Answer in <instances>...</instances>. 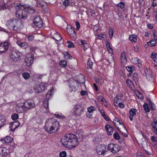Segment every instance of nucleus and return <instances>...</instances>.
<instances>
[{"instance_id":"1","label":"nucleus","mask_w":157,"mask_h":157,"mask_svg":"<svg viewBox=\"0 0 157 157\" xmlns=\"http://www.w3.org/2000/svg\"><path fill=\"white\" fill-rule=\"evenodd\" d=\"M62 144L65 147L72 148L78 144V138L76 135L69 133L62 137L61 139Z\"/></svg>"},{"instance_id":"2","label":"nucleus","mask_w":157,"mask_h":157,"mask_svg":"<svg viewBox=\"0 0 157 157\" xmlns=\"http://www.w3.org/2000/svg\"><path fill=\"white\" fill-rule=\"evenodd\" d=\"M60 128L59 121L55 119L50 118L46 120L44 128L48 133L51 134L58 132Z\"/></svg>"},{"instance_id":"3","label":"nucleus","mask_w":157,"mask_h":157,"mask_svg":"<svg viewBox=\"0 0 157 157\" xmlns=\"http://www.w3.org/2000/svg\"><path fill=\"white\" fill-rule=\"evenodd\" d=\"M6 25L9 29L16 31H20L23 27V25L20 20L15 19L8 21Z\"/></svg>"},{"instance_id":"4","label":"nucleus","mask_w":157,"mask_h":157,"mask_svg":"<svg viewBox=\"0 0 157 157\" xmlns=\"http://www.w3.org/2000/svg\"><path fill=\"white\" fill-rule=\"evenodd\" d=\"M54 92V89L52 88L49 90L45 97L43 104V106L44 107V112L45 113H48L49 112L48 109V100L51 98Z\"/></svg>"},{"instance_id":"5","label":"nucleus","mask_w":157,"mask_h":157,"mask_svg":"<svg viewBox=\"0 0 157 157\" xmlns=\"http://www.w3.org/2000/svg\"><path fill=\"white\" fill-rule=\"evenodd\" d=\"M47 86V83L44 82L39 83L36 84L33 86L34 91L36 93H41L43 92Z\"/></svg>"},{"instance_id":"6","label":"nucleus","mask_w":157,"mask_h":157,"mask_svg":"<svg viewBox=\"0 0 157 157\" xmlns=\"http://www.w3.org/2000/svg\"><path fill=\"white\" fill-rule=\"evenodd\" d=\"M107 149L113 154H116L121 149V147L117 144H110L107 145Z\"/></svg>"},{"instance_id":"7","label":"nucleus","mask_w":157,"mask_h":157,"mask_svg":"<svg viewBox=\"0 0 157 157\" xmlns=\"http://www.w3.org/2000/svg\"><path fill=\"white\" fill-rule=\"evenodd\" d=\"M73 113L76 116H79L82 114L84 112L83 108L80 104H75L73 108Z\"/></svg>"},{"instance_id":"8","label":"nucleus","mask_w":157,"mask_h":157,"mask_svg":"<svg viewBox=\"0 0 157 157\" xmlns=\"http://www.w3.org/2000/svg\"><path fill=\"white\" fill-rule=\"evenodd\" d=\"M95 151L98 155H104L107 151V145L104 144L98 145L96 147Z\"/></svg>"},{"instance_id":"9","label":"nucleus","mask_w":157,"mask_h":157,"mask_svg":"<svg viewBox=\"0 0 157 157\" xmlns=\"http://www.w3.org/2000/svg\"><path fill=\"white\" fill-rule=\"evenodd\" d=\"M15 109L16 112L19 113H23L26 111V109L24 102L17 104L16 106Z\"/></svg>"},{"instance_id":"10","label":"nucleus","mask_w":157,"mask_h":157,"mask_svg":"<svg viewBox=\"0 0 157 157\" xmlns=\"http://www.w3.org/2000/svg\"><path fill=\"white\" fill-rule=\"evenodd\" d=\"M113 122L115 126L118 130H119V125L122 127L123 129L125 131L126 130V128L125 125L123 123L122 121H121L119 118H115L113 120Z\"/></svg>"},{"instance_id":"11","label":"nucleus","mask_w":157,"mask_h":157,"mask_svg":"<svg viewBox=\"0 0 157 157\" xmlns=\"http://www.w3.org/2000/svg\"><path fill=\"white\" fill-rule=\"evenodd\" d=\"M28 10H16V16L17 17L21 19H23L29 14Z\"/></svg>"},{"instance_id":"12","label":"nucleus","mask_w":157,"mask_h":157,"mask_svg":"<svg viewBox=\"0 0 157 157\" xmlns=\"http://www.w3.org/2000/svg\"><path fill=\"white\" fill-rule=\"evenodd\" d=\"M69 86L70 88V90L71 91H76L78 88V83L75 81L70 80L69 82Z\"/></svg>"},{"instance_id":"13","label":"nucleus","mask_w":157,"mask_h":157,"mask_svg":"<svg viewBox=\"0 0 157 157\" xmlns=\"http://www.w3.org/2000/svg\"><path fill=\"white\" fill-rule=\"evenodd\" d=\"M34 57L31 54H28L26 56L25 59V62L26 66H29L33 63Z\"/></svg>"},{"instance_id":"14","label":"nucleus","mask_w":157,"mask_h":157,"mask_svg":"<svg viewBox=\"0 0 157 157\" xmlns=\"http://www.w3.org/2000/svg\"><path fill=\"white\" fill-rule=\"evenodd\" d=\"M21 53L17 50H15L10 54V58L13 60H17L20 58Z\"/></svg>"},{"instance_id":"15","label":"nucleus","mask_w":157,"mask_h":157,"mask_svg":"<svg viewBox=\"0 0 157 157\" xmlns=\"http://www.w3.org/2000/svg\"><path fill=\"white\" fill-rule=\"evenodd\" d=\"M26 110L32 109L35 106L34 101L32 100L29 99L24 102Z\"/></svg>"},{"instance_id":"16","label":"nucleus","mask_w":157,"mask_h":157,"mask_svg":"<svg viewBox=\"0 0 157 157\" xmlns=\"http://www.w3.org/2000/svg\"><path fill=\"white\" fill-rule=\"evenodd\" d=\"M9 44L6 41L0 43V53L4 52L8 50Z\"/></svg>"},{"instance_id":"17","label":"nucleus","mask_w":157,"mask_h":157,"mask_svg":"<svg viewBox=\"0 0 157 157\" xmlns=\"http://www.w3.org/2000/svg\"><path fill=\"white\" fill-rule=\"evenodd\" d=\"M34 25L38 28H41L42 26L43 22L40 17L37 16L35 17L33 20Z\"/></svg>"},{"instance_id":"18","label":"nucleus","mask_w":157,"mask_h":157,"mask_svg":"<svg viewBox=\"0 0 157 157\" xmlns=\"http://www.w3.org/2000/svg\"><path fill=\"white\" fill-rule=\"evenodd\" d=\"M67 31L72 40H75L76 39V35L74 29L72 28L67 29Z\"/></svg>"},{"instance_id":"19","label":"nucleus","mask_w":157,"mask_h":157,"mask_svg":"<svg viewBox=\"0 0 157 157\" xmlns=\"http://www.w3.org/2000/svg\"><path fill=\"white\" fill-rule=\"evenodd\" d=\"M137 113L136 109L134 108H132L129 112V118L131 121H132L136 116Z\"/></svg>"},{"instance_id":"20","label":"nucleus","mask_w":157,"mask_h":157,"mask_svg":"<svg viewBox=\"0 0 157 157\" xmlns=\"http://www.w3.org/2000/svg\"><path fill=\"white\" fill-rule=\"evenodd\" d=\"M121 62L122 66H124L127 63V60L126 58V53L124 52H123L121 54Z\"/></svg>"},{"instance_id":"21","label":"nucleus","mask_w":157,"mask_h":157,"mask_svg":"<svg viewBox=\"0 0 157 157\" xmlns=\"http://www.w3.org/2000/svg\"><path fill=\"white\" fill-rule=\"evenodd\" d=\"M20 124V122L17 121L12 122L10 123V130L12 131H14L16 128L18 127Z\"/></svg>"},{"instance_id":"22","label":"nucleus","mask_w":157,"mask_h":157,"mask_svg":"<svg viewBox=\"0 0 157 157\" xmlns=\"http://www.w3.org/2000/svg\"><path fill=\"white\" fill-rule=\"evenodd\" d=\"M12 140V138L10 136H6L4 138H2L0 140V141L3 144L9 143L11 142Z\"/></svg>"},{"instance_id":"23","label":"nucleus","mask_w":157,"mask_h":157,"mask_svg":"<svg viewBox=\"0 0 157 157\" xmlns=\"http://www.w3.org/2000/svg\"><path fill=\"white\" fill-rule=\"evenodd\" d=\"M17 44L21 48L26 49L28 47V44L26 42H21L19 41H17L16 42Z\"/></svg>"},{"instance_id":"24","label":"nucleus","mask_w":157,"mask_h":157,"mask_svg":"<svg viewBox=\"0 0 157 157\" xmlns=\"http://www.w3.org/2000/svg\"><path fill=\"white\" fill-rule=\"evenodd\" d=\"M6 148L3 147H0V157H4L7 154Z\"/></svg>"},{"instance_id":"25","label":"nucleus","mask_w":157,"mask_h":157,"mask_svg":"<svg viewBox=\"0 0 157 157\" xmlns=\"http://www.w3.org/2000/svg\"><path fill=\"white\" fill-rule=\"evenodd\" d=\"M105 129L108 135H111L113 133V128L108 124H106L105 127Z\"/></svg>"},{"instance_id":"26","label":"nucleus","mask_w":157,"mask_h":157,"mask_svg":"<svg viewBox=\"0 0 157 157\" xmlns=\"http://www.w3.org/2000/svg\"><path fill=\"white\" fill-rule=\"evenodd\" d=\"M6 121V119L5 116L0 115V128L3 126Z\"/></svg>"},{"instance_id":"27","label":"nucleus","mask_w":157,"mask_h":157,"mask_svg":"<svg viewBox=\"0 0 157 157\" xmlns=\"http://www.w3.org/2000/svg\"><path fill=\"white\" fill-rule=\"evenodd\" d=\"M98 99L100 101L101 103L106 107L107 105L105 104L106 103V101L104 98L101 95H99L98 97Z\"/></svg>"},{"instance_id":"28","label":"nucleus","mask_w":157,"mask_h":157,"mask_svg":"<svg viewBox=\"0 0 157 157\" xmlns=\"http://www.w3.org/2000/svg\"><path fill=\"white\" fill-rule=\"evenodd\" d=\"M131 62L134 64H140L142 61L137 58H133L131 59Z\"/></svg>"},{"instance_id":"29","label":"nucleus","mask_w":157,"mask_h":157,"mask_svg":"<svg viewBox=\"0 0 157 157\" xmlns=\"http://www.w3.org/2000/svg\"><path fill=\"white\" fill-rule=\"evenodd\" d=\"M53 38L56 41L61 40L62 38L59 33H56L53 36Z\"/></svg>"},{"instance_id":"30","label":"nucleus","mask_w":157,"mask_h":157,"mask_svg":"<svg viewBox=\"0 0 157 157\" xmlns=\"http://www.w3.org/2000/svg\"><path fill=\"white\" fill-rule=\"evenodd\" d=\"M126 83L127 86L130 88L132 89L134 88V84L133 82L129 79H127L126 81Z\"/></svg>"},{"instance_id":"31","label":"nucleus","mask_w":157,"mask_h":157,"mask_svg":"<svg viewBox=\"0 0 157 157\" xmlns=\"http://www.w3.org/2000/svg\"><path fill=\"white\" fill-rule=\"evenodd\" d=\"M157 42V40L152 39L150 42H147L148 46L151 47L155 46Z\"/></svg>"},{"instance_id":"32","label":"nucleus","mask_w":157,"mask_h":157,"mask_svg":"<svg viewBox=\"0 0 157 157\" xmlns=\"http://www.w3.org/2000/svg\"><path fill=\"white\" fill-rule=\"evenodd\" d=\"M129 39L132 42L135 43L137 40V36L135 35H132L129 36Z\"/></svg>"},{"instance_id":"33","label":"nucleus","mask_w":157,"mask_h":157,"mask_svg":"<svg viewBox=\"0 0 157 157\" xmlns=\"http://www.w3.org/2000/svg\"><path fill=\"white\" fill-rule=\"evenodd\" d=\"M114 30L113 28L110 26L109 28V34L110 38L112 39L113 37Z\"/></svg>"},{"instance_id":"34","label":"nucleus","mask_w":157,"mask_h":157,"mask_svg":"<svg viewBox=\"0 0 157 157\" xmlns=\"http://www.w3.org/2000/svg\"><path fill=\"white\" fill-rule=\"evenodd\" d=\"M55 115L57 118L59 119L64 120L66 118L65 117L60 113H55Z\"/></svg>"},{"instance_id":"35","label":"nucleus","mask_w":157,"mask_h":157,"mask_svg":"<svg viewBox=\"0 0 157 157\" xmlns=\"http://www.w3.org/2000/svg\"><path fill=\"white\" fill-rule=\"evenodd\" d=\"M121 99L119 98L117 96H116L114 99V105L116 106L121 101Z\"/></svg>"},{"instance_id":"36","label":"nucleus","mask_w":157,"mask_h":157,"mask_svg":"<svg viewBox=\"0 0 157 157\" xmlns=\"http://www.w3.org/2000/svg\"><path fill=\"white\" fill-rule=\"evenodd\" d=\"M96 109L95 107L94 106H91L87 108V111L89 113L93 114V112L95 111Z\"/></svg>"},{"instance_id":"37","label":"nucleus","mask_w":157,"mask_h":157,"mask_svg":"<svg viewBox=\"0 0 157 157\" xmlns=\"http://www.w3.org/2000/svg\"><path fill=\"white\" fill-rule=\"evenodd\" d=\"M22 77L25 80H27L29 79L30 77L29 73L27 72H24L22 74Z\"/></svg>"},{"instance_id":"38","label":"nucleus","mask_w":157,"mask_h":157,"mask_svg":"<svg viewBox=\"0 0 157 157\" xmlns=\"http://www.w3.org/2000/svg\"><path fill=\"white\" fill-rule=\"evenodd\" d=\"M151 57L152 59L155 62H157V54L153 52L151 53Z\"/></svg>"},{"instance_id":"39","label":"nucleus","mask_w":157,"mask_h":157,"mask_svg":"<svg viewBox=\"0 0 157 157\" xmlns=\"http://www.w3.org/2000/svg\"><path fill=\"white\" fill-rule=\"evenodd\" d=\"M126 69L128 71L132 73L134 71L135 68L133 66L131 65L126 67Z\"/></svg>"},{"instance_id":"40","label":"nucleus","mask_w":157,"mask_h":157,"mask_svg":"<svg viewBox=\"0 0 157 157\" xmlns=\"http://www.w3.org/2000/svg\"><path fill=\"white\" fill-rule=\"evenodd\" d=\"M93 62L91 61L90 59H89L87 61V68H91L93 67Z\"/></svg>"},{"instance_id":"41","label":"nucleus","mask_w":157,"mask_h":157,"mask_svg":"<svg viewBox=\"0 0 157 157\" xmlns=\"http://www.w3.org/2000/svg\"><path fill=\"white\" fill-rule=\"evenodd\" d=\"M67 65V63L65 60H61L59 62V65L61 67H65Z\"/></svg>"},{"instance_id":"42","label":"nucleus","mask_w":157,"mask_h":157,"mask_svg":"<svg viewBox=\"0 0 157 157\" xmlns=\"http://www.w3.org/2000/svg\"><path fill=\"white\" fill-rule=\"evenodd\" d=\"M63 55L64 57L65 58L69 59H72V57L71 56L69 53L67 52H64L63 53Z\"/></svg>"},{"instance_id":"43","label":"nucleus","mask_w":157,"mask_h":157,"mask_svg":"<svg viewBox=\"0 0 157 157\" xmlns=\"http://www.w3.org/2000/svg\"><path fill=\"white\" fill-rule=\"evenodd\" d=\"M144 109L146 112H149L150 111V109L148 107V105L146 103H145L143 105Z\"/></svg>"},{"instance_id":"44","label":"nucleus","mask_w":157,"mask_h":157,"mask_svg":"<svg viewBox=\"0 0 157 157\" xmlns=\"http://www.w3.org/2000/svg\"><path fill=\"white\" fill-rule=\"evenodd\" d=\"M67 44H68V47L69 48L74 47V43L71 41H68L67 42Z\"/></svg>"},{"instance_id":"45","label":"nucleus","mask_w":157,"mask_h":157,"mask_svg":"<svg viewBox=\"0 0 157 157\" xmlns=\"http://www.w3.org/2000/svg\"><path fill=\"white\" fill-rule=\"evenodd\" d=\"M141 144L144 149V150H145V149H146L147 147V142L146 141H143L141 143Z\"/></svg>"},{"instance_id":"46","label":"nucleus","mask_w":157,"mask_h":157,"mask_svg":"<svg viewBox=\"0 0 157 157\" xmlns=\"http://www.w3.org/2000/svg\"><path fill=\"white\" fill-rule=\"evenodd\" d=\"M67 153L65 151H63L60 152L59 154V157H66Z\"/></svg>"},{"instance_id":"47","label":"nucleus","mask_w":157,"mask_h":157,"mask_svg":"<svg viewBox=\"0 0 157 157\" xmlns=\"http://www.w3.org/2000/svg\"><path fill=\"white\" fill-rule=\"evenodd\" d=\"M86 41L85 40L79 39L78 40L77 44L79 45H83L86 42Z\"/></svg>"},{"instance_id":"48","label":"nucleus","mask_w":157,"mask_h":157,"mask_svg":"<svg viewBox=\"0 0 157 157\" xmlns=\"http://www.w3.org/2000/svg\"><path fill=\"white\" fill-rule=\"evenodd\" d=\"M119 9H122L123 8L124 6V3L122 2H121L119 3L117 5Z\"/></svg>"},{"instance_id":"49","label":"nucleus","mask_w":157,"mask_h":157,"mask_svg":"<svg viewBox=\"0 0 157 157\" xmlns=\"http://www.w3.org/2000/svg\"><path fill=\"white\" fill-rule=\"evenodd\" d=\"M18 115L17 113H15L12 115L11 116V118L13 120H16L18 118Z\"/></svg>"},{"instance_id":"50","label":"nucleus","mask_w":157,"mask_h":157,"mask_svg":"<svg viewBox=\"0 0 157 157\" xmlns=\"http://www.w3.org/2000/svg\"><path fill=\"white\" fill-rule=\"evenodd\" d=\"M83 50L85 51L86 49L89 47V44L87 43V41H86V42L84 43V44H83Z\"/></svg>"},{"instance_id":"51","label":"nucleus","mask_w":157,"mask_h":157,"mask_svg":"<svg viewBox=\"0 0 157 157\" xmlns=\"http://www.w3.org/2000/svg\"><path fill=\"white\" fill-rule=\"evenodd\" d=\"M145 74L146 77L147 79L149 81L151 80L152 79V77L151 74H148L147 75V74L145 72Z\"/></svg>"},{"instance_id":"52","label":"nucleus","mask_w":157,"mask_h":157,"mask_svg":"<svg viewBox=\"0 0 157 157\" xmlns=\"http://www.w3.org/2000/svg\"><path fill=\"white\" fill-rule=\"evenodd\" d=\"M133 79L135 81H137L138 79V76L136 73H134L133 75Z\"/></svg>"},{"instance_id":"53","label":"nucleus","mask_w":157,"mask_h":157,"mask_svg":"<svg viewBox=\"0 0 157 157\" xmlns=\"http://www.w3.org/2000/svg\"><path fill=\"white\" fill-rule=\"evenodd\" d=\"M75 25L76 27V30L77 31L79 30L80 27V25L79 22L78 21H76L75 22Z\"/></svg>"},{"instance_id":"54","label":"nucleus","mask_w":157,"mask_h":157,"mask_svg":"<svg viewBox=\"0 0 157 157\" xmlns=\"http://www.w3.org/2000/svg\"><path fill=\"white\" fill-rule=\"evenodd\" d=\"M136 95L137 97L141 100H142L144 98V97L141 93H140L138 92L137 93Z\"/></svg>"},{"instance_id":"55","label":"nucleus","mask_w":157,"mask_h":157,"mask_svg":"<svg viewBox=\"0 0 157 157\" xmlns=\"http://www.w3.org/2000/svg\"><path fill=\"white\" fill-rule=\"evenodd\" d=\"M114 138L116 140H119L120 138V136L117 133L115 132L113 134Z\"/></svg>"},{"instance_id":"56","label":"nucleus","mask_w":157,"mask_h":157,"mask_svg":"<svg viewBox=\"0 0 157 157\" xmlns=\"http://www.w3.org/2000/svg\"><path fill=\"white\" fill-rule=\"evenodd\" d=\"M105 36V34L104 33L100 34L98 35V38L99 39L101 40L102 38H103Z\"/></svg>"},{"instance_id":"57","label":"nucleus","mask_w":157,"mask_h":157,"mask_svg":"<svg viewBox=\"0 0 157 157\" xmlns=\"http://www.w3.org/2000/svg\"><path fill=\"white\" fill-rule=\"evenodd\" d=\"M151 139L152 141L156 143L155 144H157V138L153 136H151Z\"/></svg>"},{"instance_id":"58","label":"nucleus","mask_w":157,"mask_h":157,"mask_svg":"<svg viewBox=\"0 0 157 157\" xmlns=\"http://www.w3.org/2000/svg\"><path fill=\"white\" fill-rule=\"evenodd\" d=\"M149 105L151 107V108L152 110H154L155 109V106L152 103V102L149 100Z\"/></svg>"},{"instance_id":"59","label":"nucleus","mask_w":157,"mask_h":157,"mask_svg":"<svg viewBox=\"0 0 157 157\" xmlns=\"http://www.w3.org/2000/svg\"><path fill=\"white\" fill-rule=\"evenodd\" d=\"M0 31H3L9 35H10V33L8 31H7L6 29L0 27Z\"/></svg>"},{"instance_id":"60","label":"nucleus","mask_w":157,"mask_h":157,"mask_svg":"<svg viewBox=\"0 0 157 157\" xmlns=\"http://www.w3.org/2000/svg\"><path fill=\"white\" fill-rule=\"evenodd\" d=\"M69 3V0H65L63 2V4L65 6H68Z\"/></svg>"},{"instance_id":"61","label":"nucleus","mask_w":157,"mask_h":157,"mask_svg":"<svg viewBox=\"0 0 157 157\" xmlns=\"http://www.w3.org/2000/svg\"><path fill=\"white\" fill-rule=\"evenodd\" d=\"M22 7H23L24 9L29 8L30 9V10H32L31 8H30L29 5L27 4H25L23 5L22 6Z\"/></svg>"},{"instance_id":"62","label":"nucleus","mask_w":157,"mask_h":157,"mask_svg":"<svg viewBox=\"0 0 157 157\" xmlns=\"http://www.w3.org/2000/svg\"><path fill=\"white\" fill-rule=\"evenodd\" d=\"M118 104L119 107L121 109L124 108L125 107L124 104L121 102L119 103Z\"/></svg>"},{"instance_id":"63","label":"nucleus","mask_w":157,"mask_h":157,"mask_svg":"<svg viewBox=\"0 0 157 157\" xmlns=\"http://www.w3.org/2000/svg\"><path fill=\"white\" fill-rule=\"evenodd\" d=\"M153 129L157 127V119L154 121V123L152 124Z\"/></svg>"},{"instance_id":"64","label":"nucleus","mask_w":157,"mask_h":157,"mask_svg":"<svg viewBox=\"0 0 157 157\" xmlns=\"http://www.w3.org/2000/svg\"><path fill=\"white\" fill-rule=\"evenodd\" d=\"M80 94L82 96H85L88 94V92L86 91L82 90L81 91Z\"/></svg>"}]
</instances>
